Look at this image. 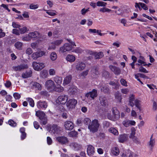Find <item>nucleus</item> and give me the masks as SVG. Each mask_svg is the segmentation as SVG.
Returning <instances> with one entry per match:
<instances>
[{"mask_svg":"<svg viewBox=\"0 0 157 157\" xmlns=\"http://www.w3.org/2000/svg\"><path fill=\"white\" fill-rule=\"evenodd\" d=\"M107 5V3L103 2L98 1L97 2V5L98 6H105Z\"/></svg>","mask_w":157,"mask_h":157,"instance_id":"nucleus-49","label":"nucleus"},{"mask_svg":"<svg viewBox=\"0 0 157 157\" xmlns=\"http://www.w3.org/2000/svg\"><path fill=\"white\" fill-rule=\"evenodd\" d=\"M36 115L40 119L46 116L44 113L42 111L38 110L36 112Z\"/></svg>","mask_w":157,"mask_h":157,"instance_id":"nucleus-22","label":"nucleus"},{"mask_svg":"<svg viewBox=\"0 0 157 157\" xmlns=\"http://www.w3.org/2000/svg\"><path fill=\"white\" fill-rule=\"evenodd\" d=\"M56 45L54 43V42H52L49 45L48 50H51L52 49L55 50L56 48Z\"/></svg>","mask_w":157,"mask_h":157,"instance_id":"nucleus-48","label":"nucleus"},{"mask_svg":"<svg viewBox=\"0 0 157 157\" xmlns=\"http://www.w3.org/2000/svg\"><path fill=\"white\" fill-rule=\"evenodd\" d=\"M39 34L40 33L38 32L35 31L29 33L28 34V36L31 39L32 38H35L39 36Z\"/></svg>","mask_w":157,"mask_h":157,"instance_id":"nucleus-21","label":"nucleus"},{"mask_svg":"<svg viewBox=\"0 0 157 157\" xmlns=\"http://www.w3.org/2000/svg\"><path fill=\"white\" fill-rule=\"evenodd\" d=\"M153 135H151L150 141L149 143V145L151 150L153 149V147L155 145V140L154 139L152 138Z\"/></svg>","mask_w":157,"mask_h":157,"instance_id":"nucleus-32","label":"nucleus"},{"mask_svg":"<svg viewBox=\"0 0 157 157\" xmlns=\"http://www.w3.org/2000/svg\"><path fill=\"white\" fill-rule=\"evenodd\" d=\"M68 96L67 95H64L59 96L58 98L59 102L62 104H65L68 101Z\"/></svg>","mask_w":157,"mask_h":157,"instance_id":"nucleus-11","label":"nucleus"},{"mask_svg":"<svg viewBox=\"0 0 157 157\" xmlns=\"http://www.w3.org/2000/svg\"><path fill=\"white\" fill-rule=\"evenodd\" d=\"M53 80L57 85H60L62 82V78L57 76H55L53 78Z\"/></svg>","mask_w":157,"mask_h":157,"instance_id":"nucleus-30","label":"nucleus"},{"mask_svg":"<svg viewBox=\"0 0 157 157\" xmlns=\"http://www.w3.org/2000/svg\"><path fill=\"white\" fill-rule=\"evenodd\" d=\"M109 74L107 71H104L102 72V75L105 78L108 77L109 76Z\"/></svg>","mask_w":157,"mask_h":157,"instance_id":"nucleus-63","label":"nucleus"},{"mask_svg":"<svg viewBox=\"0 0 157 157\" xmlns=\"http://www.w3.org/2000/svg\"><path fill=\"white\" fill-rule=\"evenodd\" d=\"M32 71L29 70L28 71H26L25 73H22V76L23 78H26L31 76Z\"/></svg>","mask_w":157,"mask_h":157,"instance_id":"nucleus-31","label":"nucleus"},{"mask_svg":"<svg viewBox=\"0 0 157 157\" xmlns=\"http://www.w3.org/2000/svg\"><path fill=\"white\" fill-rule=\"evenodd\" d=\"M37 106L38 108L45 109L47 107L48 105L46 101H40L37 102Z\"/></svg>","mask_w":157,"mask_h":157,"instance_id":"nucleus-17","label":"nucleus"},{"mask_svg":"<svg viewBox=\"0 0 157 157\" xmlns=\"http://www.w3.org/2000/svg\"><path fill=\"white\" fill-rule=\"evenodd\" d=\"M12 33L17 35H19L20 34L19 29H13L12 31Z\"/></svg>","mask_w":157,"mask_h":157,"instance_id":"nucleus-61","label":"nucleus"},{"mask_svg":"<svg viewBox=\"0 0 157 157\" xmlns=\"http://www.w3.org/2000/svg\"><path fill=\"white\" fill-rule=\"evenodd\" d=\"M60 115L63 118L67 119L68 117L67 112L66 111H64L63 112H62Z\"/></svg>","mask_w":157,"mask_h":157,"instance_id":"nucleus-51","label":"nucleus"},{"mask_svg":"<svg viewBox=\"0 0 157 157\" xmlns=\"http://www.w3.org/2000/svg\"><path fill=\"white\" fill-rule=\"evenodd\" d=\"M70 43H65L63 46L60 48L59 52L63 53L71 50L74 46H76L75 43L72 42L70 40H67Z\"/></svg>","mask_w":157,"mask_h":157,"instance_id":"nucleus-2","label":"nucleus"},{"mask_svg":"<svg viewBox=\"0 0 157 157\" xmlns=\"http://www.w3.org/2000/svg\"><path fill=\"white\" fill-rule=\"evenodd\" d=\"M57 142L62 145L67 144L69 143L68 139L65 136H59L56 137Z\"/></svg>","mask_w":157,"mask_h":157,"instance_id":"nucleus-7","label":"nucleus"},{"mask_svg":"<svg viewBox=\"0 0 157 157\" xmlns=\"http://www.w3.org/2000/svg\"><path fill=\"white\" fill-rule=\"evenodd\" d=\"M101 91L105 93H108L109 91V88L106 86H103L101 89Z\"/></svg>","mask_w":157,"mask_h":157,"instance_id":"nucleus-53","label":"nucleus"},{"mask_svg":"<svg viewBox=\"0 0 157 157\" xmlns=\"http://www.w3.org/2000/svg\"><path fill=\"white\" fill-rule=\"evenodd\" d=\"M97 92L96 90L94 89L91 91L87 93L85 95V97L90 100H92L97 97Z\"/></svg>","mask_w":157,"mask_h":157,"instance_id":"nucleus-6","label":"nucleus"},{"mask_svg":"<svg viewBox=\"0 0 157 157\" xmlns=\"http://www.w3.org/2000/svg\"><path fill=\"white\" fill-rule=\"evenodd\" d=\"M140 5L141 7L144 10H148V7H147V5L144 3L140 2Z\"/></svg>","mask_w":157,"mask_h":157,"instance_id":"nucleus-60","label":"nucleus"},{"mask_svg":"<svg viewBox=\"0 0 157 157\" xmlns=\"http://www.w3.org/2000/svg\"><path fill=\"white\" fill-rule=\"evenodd\" d=\"M32 66L34 69L37 71L41 70L45 67L44 63H38L35 62H33V63Z\"/></svg>","mask_w":157,"mask_h":157,"instance_id":"nucleus-9","label":"nucleus"},{"mask_svg":"<svg viewBox=\"0 0 157 157\" xmlns=\"http://www.w3.org/2000/svg\"><path fill=\"white\" fill-rule=\"evenodd\" d=\"M66 59L70 62H73L75 60V57L73 55H68L66 57Z\"/></svg>","mask_w":157,"mask_h":157,"instance_id":"nucleus-34","label":"nucleus"},{"mask_svg":"<svg viewBox=\"0 0 157 157\" xmlns=\"http://www.w3.org/2000/svg\"><path fill=\"white\" fill-rule=\"evenodd\" d=\"M100 101L101 105H103L106 104V99L105 97L103 96H101L100 97Z\"/></svg>","mask_w":157,"mask_h":157,"instance_id":"nucleus-43","label":"nucleus"},{"mask_svg":"<svg viewBox=\"0 0 157 157\" xmlns=\"http://www.w3.org/2000/svg\"><path fill=\"white\" fill-rule=\"evenodd\" d=\"M112 112L116 119H118L120 118V112L116 107L112 108Z\"/></svg>","mask_w":157,"mask_h":157,"instance_id":"nucleus-18","label":"nucleus"},{"mask_svg":"<svg viewBox=\"0 0 157 157\" xmlns=\"http://www.w3.org/2000/svg\"><path fill=\"white\" fill-rule=\"evenodd\" d=\"M28 66L27 64H21L19 65L13 66L12 70L16 72H19L28 68Z\"/></svg>","mask_w":157,"mask_h":157,"instance_id":"nucleus-5","label":"nucleus"},{"mask_svg":"<svg viewBox=\"0 0 157 157\" xmlns=\"http://www.w3.org/2000/svg\"><path fill=\"white\" fill-rule=\"evenodd\" d=\"M63 42L62 39L54 41L55 44L56 46H58L60 45Z\"/></svg>","mask_w":157,"mask_h":157,"instance_id":"nucleus-54","label":"nucleus"},{"mask_svg":"<svg viewBox=\"0 0 157 157\" xmlns=\"http://www.w3.org/2000/svg\"><path fill=\"white\" fill-rule=\"evenodd\" d=\"M70 146L75 150H78L80 149L81 146L76 142H72L70 144Z\"/></svg>","mask_w":157,"mask_h":157,"instance_id":"nucleus-19","label":"nucleus"},{"mask_svg":"<svg viewBox=\"0 0 157 157\" xmlns=\"http://www.w3.org/2000/svg\"><path fill=\"white\" fill-rule=\"evenodd\" d=\"M135 95L133 94L130 95L129 97L128 105L133 107L134 105L133 101L135 100Z\"/></svg>","mask_w":157,"mask_h":157,"instance_id":"nucleus-25","label":"nucleus"},{"mask_svg":"<svg viewBox=\"0 0 157 157\" xmlns=\"http://www.w3.org/2000/svg\"><path fill=\"white\" fill-rule=\"evenodd\" d=\"M109 68L114 73L117 75H120L121 73V70L118 67L113 66V65H110L109 66Z\"/></svg>","mask_w":157,"mask_h":157,"instance_id":"nucleus-15","label":"nucleus"},{"mask_svg":"<svg viewBox=\"0 0 157 157\" xmlns=\"http://www.w3.org/2000/svg\"><path fill=\"white\" fill-rule=\"evenodd\" d=\"M110 132L112 133L115 135H117L118 134V132L117 130L114 128H110L109 130Z\"/></svg>","mask_w":157,"mask_h":157,"instance_id":"nucleus-40","label":"nucleus"},{"mask_svg":"<svg viewBox=\"0 0 157 157\" xmlns=\"http://www.w3.org/2000/svg\"><path fill=\"white\" fill-rule=\"evenodd\" d=\"M32 52V50L30 48H27L25 51L26 53L28 55L31 54Z\"/></svg>","mask_w":157,"mask_h":157,"instance_id":"nucleus-64","label":"nucleus"},{"mask_svg":"<svg viewBox=\"0 0 157 157\" xmlns=\"http://www.w3.org/2000/svg\"><path fill=\"white\" fill-rule=\"evenodd\" d=\"M120 82L121 84L124 86H127V82L123 78H122L120 80Z\"/></svg>","mask_w":157,"mask_h":157,"instance_id":"nucleus-62","label":"nucleus"},{"mask_svg":"<svg viewBox=\"0 0 157 157\" xmlns=\"http://www.w3.org/2000/svg\"><path fill=\"white\" fill-rule=\"evenodd\" d=\"M33 86L36 90H41L42 89L41 85L37 82H34L33 84Z\"/></svg>","mask_w":157,"mask_h":157,"instance_id":"nucleus-37","label":"nucleus"},{"mask_svg":"<svg viewBox=\"0 0 157 157\" xmlns=\"http://www.w3.org/2000/svg\"><path fill=\"white\" fill-rule=\"evenodd\" d=\"M87 153L89 156L93 155L94 153V147L92 145H89L87 148Z\"/></svg>","mask_w":157,"mask_h":157,"instance_id":"nucleus-20","label":"nucleus"},{"mask_svg":"<svg viewBox=\"0 0 157 157\" xmlns=\"http://www.w3.org/2000/svg\"><path fill=\"white\" fill-rule=\"evenodd\" d=\"M23 43L20 42H17L15 44L16 48L18 50H21L22 48Z\"/></svg>","mask_w":157,"mask_h":157,"instance_id":"nucleus-38","label":"nucleus"},{"mask_svg":"<svg viewBox=\"0 0 157 157\" xmlns=\"http://www.w3.org/2000/svg\"><path fill=\"white\" fill-rule=\"evenodd\" d=\"M122 157H136V155L133 152H128L127 154L123 153L121 155Z\"/></svg>","mask_w":157,"mask_h":157,"instance_id":"nucleus-26","label":"nucleus"},{"mask_svg":"<svg viewBox=\"0 0 157 157\" xmlns=\"http://www.w3.org/2000/svg\"><path fill=\"white\" fill-rule=\"evenodd\" d=\"M77 104V101L75 99L72 98L69 99L67 102L66 106L69 109L75 108Z\"/></svg>","mask_w":157,"mask_h":157,"instance_id":"nucleus-4","label":"nucleus"},{"mask_svg":"<svg viewBox=\"0 0 157 157\" xmlns=\"http://www.w3.org/2000/svg\"><path fill=\"white\" fill-rule=\"evenodd\" d=\"M50 58L52 61L56 60L57 58V55L56 53L54 52H52L50 55Z\"/></svg>","mask_w":157,"mask_h":157,"instance_id":"nucleus-44","label":"nucleus"},{"mask_svg":"<svg viewBox=\"0 0 157 157\" xmlns=\"http://www.w3.org/2000/svg\"><path fill=\"white\" fill-rule=\"evenodd\" d=\"M47 128H50L49 131L53 134H58L61 131V128L56 124H53L52 126L50 125H47Z\"/></svg>","mask_w":157,"mask_h":157,"instance_id":"nucleus-3","label":"nucleus"},{"mask_svg":"<svg viewBox=\"0 0 157 157\" xmlns=\"http://www.w3.org/2000/svg\"><path fill=\"white\" fill-rule=\"evenodd\" d=\"M111 11V10L105 8V7H104L102 8H101L99 10V11L100 12H102L103 13L104 12H109Z\"/></svg>","mask_w":157,"mask_h":157,"instance_id":"nucleus-50","label":"nucleus"},{"mask_svg":"<svg viewBox=\"0 0 157 157\" xmlns=\"http://www.w3.org/2000/svg\"><path fill=\"white\" fill-rule=\"evenodd\" d=\"M40 122L41 125H45L47 123V118L46 116L40 119Z\"/></svg>","mask_w":157,"mask_h":157,"instance_id":"nucleus-41","label":"nucleus"},{"mask_svg":"<svg viewBox=\"0 0 157 157\" xmlns=\"http://www.w3.org/2000/svg\"><path fill=\"white\" fill-rule=\"evenodd\" d=\"M139 71L140 72H143L145 73H148V71H147L145 68L142 66L140 67L139 68Z\"/></svg>","mask_w":157,"mask_h":157,"instance_id":"nucleus-59","label":"nucleus"},{"mask_svg":"<svg viewBox=\"0 0 157 157\" xmlns=\"http://www.w3.org/2000/svg\"><path fill=\"white\" fill-rule=\"evenodd\" d=\"M115 96L116 99H117L119 102H121L122 98L120 93L118 92H117L115 93Z\"/></svg>","mask_w":157,"mask_h":157,"instance_id":"nucleus-45","label":"nucleus"},{"mask_svg":"<svg viewBox=\"0 0 157 157\" xmlns=\"http://www.w3.org/2000/svg\"><path fill=\"white\" fill-rule=\"evenodd\" d=\"M20 32V34H23L25 33L27 30V28L26 27H24L21 28H19Z\"/></svg>","mask_w":157,"mask_h":157,"instance_id":"nucleus-57","label":"nucleus"},{"mask_svg":"<svg viewBox=\"0 0 157 157\" xmlns=\"http://www.w3.org/2000/svg\"><path fill=\"white\" fill-rule=\"evenodd\" d=\"M78 91V89L74 86H71L68 90V93L70 95L76 94Z\"/></svg>","mask_w":157,"mask_h":157,"instance_id":"nucleus-10","label":"nucleus"},{"mask_svg":"<svg viewBox=\"0 0 157 157\" xmlns=\"http://www.w3.org/2000/svg\"><path fill=\"white\" fill-rule=\"evenodd\" d=\"M64 126L67 130H71L74 128V124L70 121H67L64 123Z\"/></svg>","mask_w":157,"mask_h":157,"instance_id":"nucleus-12","label":"nucleus"},{"mask_svg":"<svg viewBox=\"0 0 157 157\" xmlns=\"http://www.w3.org/2000/svg\"><path fill=\"white\" fill-rule=\"evenodd\" d=\"M8 123L10 125L13 127H15L17 125L16 123L12 120L9 121Z\"/></svg>","mask_w":157,"mask_h":157,"instance_id":"nucleus-55","label":"nucleus"},{"mask_svg":"<svg viewBox=\"0 0 157 157\" xmlns=\"http://www.w3.org/2000/svg\"><path fill=\"white\" fill-rule=\"evenodd\" d=\"M128 138V135L124 134L120 135L118 138V140L119 142L123 143L127 140Z\"/></svg>","mask_w":157,"mask_h":157,"instance_id":"nucleus-23","label":"nucleus"},{"mask_svg":"<svg viewBox=\"0 0 157 157\" xmlns=\"http://www.w3.org/2000/svg\"><path fill=\"white\" fill-rule=\"evenodd\" d=\"M82 121L83 123L84 124L87 125L88 126H89V124H90L92 122L91 120L88 118H85Z\"/></svg>","mask_w":157,"mask_h":157,"instance_id":"nucleus-39","label":"nucleus"},{"mask_svg":"<svg viewBox=\"0 0 157 157\" xmlns=\"http://www.w3.org/2000/svg\"><path fill=\"white\" fill-rule=\"evenodd\" d=\"M86 65L82 62H78L76 63L75 66V69L77 71H81L84 69Z\"/></svg>","mask_w":157,"mask_h":157,"instance_id":"nucleus-13","label":"nucleus"},{"mask_svg":"<svg viewBox=\"0 0 157 157\" xmlns=\"http://www.w3.org/2000/svg\"><path fill=\"white\" fill-rule=\"evenodd\" d=\"M100 126V124L98 120L94 119L92 120L91 123L88 126L87 128L90 132L94 133L98 131Z\"/></svg>","mask_w":157,"mask_h":157,"instance_id":"nucleus-1","label":"nucleus"},{"mask_svg":"<svg viewBox=\"0 0 157 157\" xmlns=\"http://www.w3.org/2000/svg\"><path fill=\"white\" fill-rule=\"evenodd\" d=\"M44 10L46 12V13L49 15L53 16L56 15V10Z\"/></svg>","mask_w":157,"mask_h":157,"instance_id":"nucleus-33","label":"nucleus"},{"mask_svg":"<svg viewBox=\"0 0 157 157\" xmlns=\"http://www.w3.org/2000/svg\"><path fill=\"white\" fill-rule=\"evenodd\" d=\"M103 56V53L100 52L95 54V58L96 59H99L102 58Z\"/></svg>","mask_w":157,"mask_h":157,"instance_id":"nucleus-42","label":"nucleus"},{"mask_svg":"<svg viewBox=\"0 0 157 157\" xmlns=\"http://www.w3.org/2000/svg\"><path fill=\"white\" fill-rule=\"evenodd\" d=\"M27 101L29 102V105L32 107L34 106V102L33 100L31 98H29L26 99Z\"/></svg>","mask_w":157,"mask_h":157,"instance_id":"nucleus-46","label":"nucleus"},{"mask_svg":"<svg viewBox=\"0 0 157 157\" xmlns=\"http://www.w3.org/2000/svg\"><path fill=\"white\" fill-rule=\"evenodd\" d=\"M72 79L71 75H69L66 76L64 78L63 84L64 85H67L70 83Z\"/></svg>","mask_w":157,"mask_h":157,"instance_id":"nucleus-28","label":"nucleus"},{"mask_svg":"<svg viewBox=\"0 0 157 157\" xmlns=\"http://www.w3.org/2000/svg\"><path fill=\"white\" fill-rule=\"evenodd\" d=\"M91 73L94 78H96L99 74L97 69L95 67L92 68L91 71Z\"/></svg>","mask_w":157,"mask_h":157,"instance_id":"nucleus-24","label":"nucleus"},{"mask_svg":"<svg viewBox=\"0 0 157 157\" xmlns=\"http://www.w3.org/2000/svg\"><path fill=\"white\" fill-rule=\"evenodd\" d=\"M111 153L113 155L115 156L118 155L120 153L119 148L117 147L113 148L111 151Z\"/></svg>","mask_w":157,"mask_h":157,"instance_id":"nucleus-27","label":"nucleus"},{"mask_svg":"<svg viewBox=\"0 0 157 157\" xmlns=\"http://www.w3.org/2000/svg\"><path fill=\"white\" fill-rule=\"evenodd\" d=\"M37 52L39 57H41L44 55H45L46 54V52L44 51H40Z\"/></svg>","mask_w":157,"mask_h":157,"instance_id":"nucleus-56","label":"nucleus"},{"mask_svg":"<svg viewBox=\"0 0 157 157\" xmlns=\"http://www.w3.org/2000/svg\"><path fill=\"white\" fill-rule=\"evenodd\" d=\"M39 6L37 4H35L34 3H31L29 6V8L30 9L34 10L37 9Z\"/></svg>","mask_w":157,"mask_h":157,"instance_id":"nucleus-52","label":"nucleus"},{"mask_svg":"<svg viewBox=\"0 0 157 157\" xmlns=\"http://www.w3.org/2000/svg\"><path fill=\"white\" fill-rule=\"evenodd\" d=\"M53 90L58 92H60L63 91L64 88L63 87L61 86L60 85H57V86L55 85Z\"/></svg>","mask_w":157,"mask_h":157,"instance_id":"nucleus-29","label":"nucleus"},{"mask_svg":"<svg viewBox=\"0 0 157 157\" xmlns=\"http://www.w3.org/2000/svg\"><path fill=\"white\" fill-rule=\"evenodd\" d=\"M136 134V130L134 128L132 127L131 128V133L129 136V138L132 139V140L136 144H139L140 141L136 136H135Z\"/></svg>","mask_w":157,"mask_h":157,"instance_id":"nucleus-8","label":"nucleus"},{"mask_svg":"<svg viewBox=\"0 0 157 157\" xmlns=\"http://www.w3.org/2000/svg\"><path fill=\"white\" fill-rule=\"evenodd\" d=\"M68 135L69 137L73 138H76L78 136V133L77 132L72 131L70 132L68 134Z\"/></svg>","mask_w":157,"mask_h":157,"instance_id":"nucleus-35","label":"nucleus"},{"mask_svg":"<svg viewBox=\"0 0 157 157\" xmlns=\"http://www.w3.org/2000/svg\"><path fill=\"white\" fill-rule=\"evenodd\" d=\"M140 101L136 99L135 100V103L134 104L136 107L140 111Z\"/></svg>","mask_w":157,"mask_h":157,"instance_id":"nucleus-47","label":"nucleus"},{"mask_svg":"<svg viewBox=\"0 0 157 157\" xmlns=\"http://www.w3.org/2000/svg\"><path fill=\"white\" fill-rule=\"evenodd\" d=\"M55 84L54 82L52 80H47L45 83V86L48 90H53Z\"/></svg>","mask_w":157,"mask_h":157,"instance_id":"nucleus-14","label":"nucleus"},{"mask_svg":"<svg viewBox=\"0 0 157 157\" xmlns=\"http://www.w3.org/2000/svg\"><path fill=\"white\" fill-rule=\"evenodd\" d=\"M40 76L43 78H46L48 76V73L46 70H43L41 71L40 73Z\"/></svg>","mask_w":157,"mask_h":157,"instance_id":"nucleus-36","label":"nucleus"},{"mask_svg":"<svg viewBox=\"0 0 157 157\" xmlns=\"http://www.w3.org/2000/svg\"><path fill=\"white\" fill-rule=\"evenodd\" d=\"M122 124L124 127H128L131 125H134L136 124V122L134 121L126 119L123 121Z\"/></svg>","mask_w":157,"mask_h":157,"instance_id":"nucleus-16","label":"nucleus"},{"mask_svg":"<svg viewBox=\"0 0 157 157\" xmlns=\"http://www.w3.org/2000/svg\"><path fill=\"white\" fill-rule=\"evenodd\" d=\"M88 70H86V71H83L80 74V75L81 77H85L88 74Z\"/></svg>","mask_w":157,"mask_h":157,"instance_id":"nucleus-58","label":"nucleus"}]
</instances>
